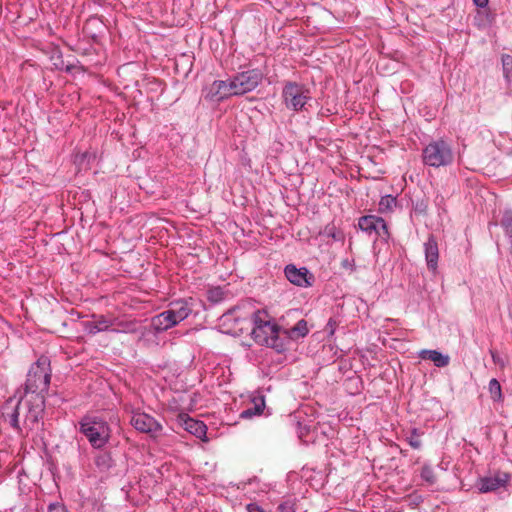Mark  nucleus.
Segmentation results:
<instances>
[{
  "mask_svg": "<svg viewBox=\"0 0 512 512\" xmlns=\"http://www.w3.org/2000/svg\"><path fill=\"white\" fill-rule=\"evenodd\" d=\"M503 73L507 80L512 79V56L504 54L502 56Z\"/></svg>",
  "mask_w": 512,
  "mask_h": 512,
  "instance_id": "21",
  "label": "nucleus"
},
{
  "mask_svg": "<svg viewBox=\"0 0 512 512\" xmlns=\"http://www.w3.org/2000/svg\"><path fill=\"white\" fill-rule=\"evenodd\" d=\"M50 379V361L48 357L41 356L28 371L25 392L35 394V400L43 403V393L48 390Z\"/></svg>",
  "mask_w": 512,
  "mask_h": 512,
  "instance_id": "2",
  "label": "nucleus"
},
{
  "mask_svg": "<svg viewBox=\"0 0 512 512\" xmlns=\"http://www.w3.org/2000/svg\"><path fill=\"white\" fill-rule=\"evenodd\" d=\"M376 223H378V225L383 227L382 218L372 216V215H367V216H363L359 219L358 225L361 230L368 232V233H372L374 231Z\"/></svg>",
  "mask_w": 512,
  "mask_h": 512,
  "instance_id": "18",
  "label": "nucleus"
},
{
  "mask_svg": "<svg viewBox=\"0 0 512 512\" xmlns=\"http://www.w3.org/2000/svg\"><path fill=\"white\" fill-rule=\"evenodd\" d=\"M419 357L423 360H430L437 367H445L449 364L450 358L448 355H443L437 350L423 349L419 352Z\"/></svg>",
  "mask_w": 512,
  "mask_h": 512,
  "instance_id": "15",
  "label": "nucleus"
},
{
  "mask_svg": "<svg viewBox=\"0 0 512 512\" xmlns=\"http://www.w3.org/2000/svg\"><path fill=\"white\" fill-rule=\"evenodd\" d=\"M425 258L429 270L435 272L439 258L438 244L433 236H429L424 244Z\"/></svg>",
  "mask_w": 512,
  "mask_h": 512,
  "instance_id": "13",
  "label": "nucleus"
},
{
  "mask_svg": "<svg viewBox=\"0 0 512 512\" xmlns=\"http://www.w3.org/2000/svg\"><path fill=\"white\" fill-rule=\"evenodd\" d=\"M282 97L288 109L299 111L310 99V92L303 84L287 82L283 87Z\"/></svg>",
  "mask_w": 512,
  "mask_h": 512,
  "instance_id": "6",
  "label": "nucleus"
},
{
  "mask_svg": "<svg viewBox=\"0 0 512 512\" xmlns=\"http://www.w3.org/2000/svg\"><path fill=\"white\" fill-rule=\"evenodd\" d=\"M251 322L253 324L251 335L257 343L277 350L283 348V344L279 339L280 329L276 323L269 319L266 312L256 311L252 316Z\"/></svg>",
  "mask_w": 512,
  "mask_h": 512,
  "instance_id": "1",
  "label": "nucleus"
},
{
  "mask_svg": "<svg viewBox=\"0 0 512 512\" xmlns=\"http://www.w3.org/2000/svg\"><path fill=\"white\" fill-rule=\"evenodd\" d=\"M309 332L307 322L305 320L298 321L293 327L286 330L285 333L292 340H298L307 335Z\"/></svg>",
  "mask_w": 512,
  "mask_h": 512,
  "instance_id": "17",
  "label": "nucleus"
},
{
  "mask_svg": "<svg viewBox=\"0 0 512 512\" xmlns=\"http://www.w3.org/2000/svg\"><path fill=\"white\" fill-rule=\"evenodd\" d=\"M421 478L428 484L433 485L436 482V475L431 466L425 465L421 469Z\"/></svg>",
  "mask_w": 512,
  "mask_h": 512,
  "instance_id": "22",
  "label": "nucleus"
},
{
  "mask_svg": "<svg viewBox=\"0 0 512 512\" xmlns=\"http://www.w3.org/2000/svg\"><path fill=\"white\" fill-rule=\"evenodd\" d=\"M286 278L294 285L300 287H309L314 281V276L307 268H297L295 265L289 264L285 267Z\"/></svg>",
  "mask_w": 512,
  "mask_h": 512,
  "instance_id": "11",
  "label": "nucleus"
},
{
  "mask_svg": "<svg viewBox=\"0 0 512 512\" xmlns=\"http://www.w3.org/2000/svg\"><path fill=\"white\" fill-rule=\"evenodd\" d=\"M235 96L231 79L216 80L206 89V98L212 101H220Z\"/></svg>",
  "mask_w": 512,
  "mask_h": 512,
  "instance_id": "10",
  "label": "nucleus"
},
{
  "mask_svg": "<svg viewBox=\"0 0 512 512\" xmlns=\"http://www.w3.org/2000/svg\"><path fill=\"white\" fill-rule=\"evenodd\" d=\"M408 442L410 444V446L414 449H419L422 445L421 443V439H420V434L417 432L416 429H414L410 436L408 437Z\"/></svg>",
  "mask_w": 512,
  "mask_h": 512,
  "instance_id": "24",
  "label": "nucleus"
},
{
  "mask_svg": "<svg viewBox=\"0 0 512 512\" xmlns=\"http://www.w3.org/2000/svg\"><path fill=\"white\" fill-rule=\"evenodd\" d=\"M422 158L424 164L438 168L452 163L453 152L448 143L443 140H436L423 149Z\"/></svg>",
  "mask_w": 512,
  "mask_h": 512,
  "instance_id": "5",
  "label": "nucleus"
},
{
  "mask_svg": "<svg viewBox=\"0 0 512 512\" xmlns=\"http://www.w3.org/2000/svg\"><path fill=\"white\" fill-rule=\"evenodd\" d=\"M263 74L257 69H251L236 74L231 78L235 96L243 95L254 90L262 81Z\"/></svg>",
  "mask_w": 512,
  "mask_h": 512,
  "instance_id": "7",
  "label": "nucleus"
},
{
  "mask_svg": "<svg viewBox=\"0 0 512 512\" xmlns=\"http://www.w3.org/2000/svg\"><path fill=\"white\" fill-rule=\"evenodd\" d=\"M48 512H65V508L60 503H52L48 507Z\"/></svg>",
  "mask_w": 512,
  "mask_h": 512,
  "instance_id": "27",
  "label": "nucleus"
},
{
  "mask_svg": "<svg viewBox=\"0 0 512 512\" xmlns=\"http://www.w3.org/2000/svg\"><path fill=\"white\" fill-rule=\"evenodd\" d=\"M509 480L510 475L508 473L497 471L494 474L480 478L477 483V488L481 493L493 492L505 487Z\"/></svg>",
  "mask_w": 512,
  "mask_h": 512,
  "instance_id": "8",
  "label": "nucleus"
},
{
  "mask_svg": "<svg viewBox=\"0 0 512 512\" xmlns=\"http://www.w3.org/2000/svg\"><path fill=\"white\" fill-rule=\"evenodd\" d=\"M488 389L492 400L500 401L502 399L501 385L497 379L490 380Z\"/></svg>",
  "mask_w": 512,
  "mask_h": 512,
  "instance_id": "20",
  "label": "nucleus"
},
{
  "mask_svg": "<svg viewBox=\"0 0 512 512\" xmlns=\"http://www.w3.org/2000/svg\"><path fill=\"white\" fill-rule=\"evenodd\" d=\"M218 294H220V291L219 290H213L212 293H211V297L213 300H217L218 298Z\"/></svg>",
  "mask_w": 512,
  "mask_h": 512,
  "instance_id": "31",
  "label": "nucleus"
},
{
  "mask_svg": "<svg viewBox=\"0 0 512 512\" xmlns=\"http://www.w3.org/2000/svg\"><path fill=\"white\" fill-rule=\"evenodd\" d=\"M130 422L138 431L153 436L162 429L161 425L152 416L142 412L133 413Z\"/></svg>",
  "mask_w": 512,
  "mask_h": 512,
  "instance_id": "9",
  "label": "nucleus"
},
{
  "mask_svg": "<svg viewBox=\"0 0 512 512\" xmlns=\"http://www.w3.org/2000/svg\"><path fill=\"white\" fill-rule=\"evenodd\" d=\"M501 225L508 234H512V210L506 211L501 220Z\"/></svg>",
  "mask_w": 512,
  "mask_h": 512,
  "instance_id": "23",
  "label": "nucleus"
},
{
  "mask_svg": "<svg viewBox=\"0 0 512 512\" xmlns=\"http://www.w3.org/2000/svg\"><path fill=\"white\" fill-rule=\"evenodd\" d=\"M79 424L80 431L94 448H101L108 442L110 430L104 420L98 417L85 416Z\"/></svg>",
  "mask_w": 512,
  "mask_h": 512,
  "instance_id": "4",
  "label": "nucleus"
},
{
  "mask_svg": "<svg viewBox=\"0 0 512 512\" xmlns=\"http://www.w3.org/2000/svg\"><path fill=\"white\" fill-rule=\"evenodd\" d=\"M21 404V399L14 400L13 398H9L4 405L3 416L5 420L17 431H20L19 425V406Z\"/></svg>",
  "mask_w": 512,
  "mask_h": 512,
  "instance_id": "12",
  "label": "nucleus"
},
{
  "mask_svg": "<svg viewBox=\"0 0 512 512\" xmlns=\"http://www.w3.org/2000/svg\"><path fill=\"white\" fill-rule=\"evenodd\" d=\"M179 420L184 426L185 430L203 439L206 436L207 427L202 421H198L188 417L187 415H179Z\"/></svg>",
  "mask_w": 512,
  "mask_h": 512,
  "instance_id": "14",
  "label": "nucleus"
},
{
  "mask_svg": "<svg viewBox=\"0 0 512 512\" xmlns=\"http://www.w3.org/2000/svg\"><path fill=\"white\" fill-rule=\"evenodd\" d=\"M382 224H383V227H381L380 225H378V223H376L374 232L376 233L377 236L385 238V237H388V228H387V224L384 221V219H382Z\"/></svg>",
  "mask_w": 512,
  "mask_h": 512,
  "instance_id": "26",
  "label": "nucleus"
},
{
  "mask_svg": "<svg viewBox=\"0 0 512 512\" xmlns=\"http://www.w3.org/2000/svg\"><path fill=\"white\" fill-rule=\"evenodd\" d=\"M192 308L185 300L173 301L168 308L152 319V326L157 331H166L186 319Z\"/></svg>",
  "mask_w": 512,
  "mask_h": 512,
  "instance_id": "3",
  "label": "nucleus"
},
{
  "mask_svg": "<svg viewBox=\"0 0 512 512\" xmlns=\"http://www.w3.org/2000/svg\"><path fill=\"white\" fill-rule=\"evenodd\" d=\"M473 2L476 6L484 8L488 5L489 0H473Z\"/></svg>",
  "mask_w": 512,
  "mask_h": 512,
  "instance_id": "30",
  "label": "nucleus"
},
{
  "mask_svg": "<svg viewBox=\"0 0 512 512\" xmlns=\"http://www.w3.org/2000/svg\"><path fill=\"white\" fill-rule=\"evenodd\" d=\"M247 512H264L262 507L256 503H250L246 506Z\"/></svg>",
  "mask_w": 512,
  "mask_h": 512,
  "instance_id": "28",
  "label": "nucleus"
},
{
  "mask_svg": "<svg viewBox=\"0 0 512 512\" xmlns=\"http://www.w3.org/2000/svg\"><path fill=\"white\" fill-rule=\"evenodd\" d=\"M265 408V400L263 397H256L252 400V406L240 413L241 419H250L255 415H261Z\"/></svg>",
  "mask_w": 512,
  "mask_h": 512,
  "instance_id": "16",
  "label": "nucleus"
},
{
  "mask_svg": "<svg viewBox=\"0 0 512 512\" xmlns=\"http://www.w3.org/2000/svg\"><path fill=\"white\" fill-rule=\"evenodd\" d=\"M394 202H395V198H393L391 196H387L385 198H382V200L380 201V207H383V206L389 207Z\"/></svg>",
  "mask_w": 512,
  "mask_h": 512,
  "instance_id": "29",
  "label": "nucleus"
},
{
  "mask_svg": "<svg viewBox=\"0 0 512 512\" xmlns=\"http://www.w3.org/2000/svg\"><path fill=\"white\" fill-rule=\"evenodd\" d=\"M108 327H109L108 321H106L104 318H102L101 320L96 321L91 324L90 332L91 333L100 332V331L106 330Z\"/></svg>",
  "mask_w": 512,
  "mask_h": 512,
  "instance_id": "25",
  "label": "nucleus"
},
{
  "mask_svg": "<svg viewBox=\"0 0 512 512\" xmlns=\"http://www.w3.org/2000/svg\"><path fill=\"white\" fill-rule=\"evenodd\" d=\"M43 404L44 402H40V404H37L35 407L29 409L28 414L25 417L24 423L30 428H33V426L39 422V419L41 418L43 412Z\"/></svg>",
  "mask_w": 512,
  "mask_h": 512,
  "instance_id": "19",
  "label": "nucleus"
}]
</instances>
